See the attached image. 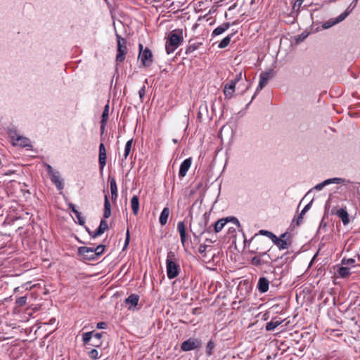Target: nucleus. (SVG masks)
I'll list each match as a JSON object with an SVG mask.
<instances>
[{
	"instance_id": "nucleus-3",
	"label": "nucleus",
	"mask_w": 360,
	"mask_h": 360,
	"mask_svg": "<svg viewBox=\"0 0 360 360\" xmlns=\"http://www.w3.org/2000/svg\"><path fill=\"white\" fill-rule=\"evenodd\" d=\"M116 38L117 42V53L116 56L117 62L122 63L125 59L127 53V40L122 38L120 34L116 33Z\"/></svg>"
},
{
	"instance_id": "nucleus-37",
	"label": "nucleus",
	"mask_w": 360,
	"mask_h": 360,
	"mask_svg": "<svg viewBox=\"0 0 360 360\" xmlns=\"http://www.w3.org/2000/svg\"><path fill=\"white\" fill-rule=\"evenodd\" d=\"M324 181H327L326 186L330 184H342L345 181L343 179L341 178H332L325 180Z\"/></svg>"
},
{
	"instance_id": "nucleus-39",
	"label": "nucleus",
	"mask_w": 360,
	"mask_h": 360,
	"mask_svg": "<svg viewBox=\"0 0 360 360\" xmlns=\"http://www.w3.org/2000/svg\"><path fill=\"white\" fill-rule=\"evenodd\" d=\"M259 233L269 237L270 239H271V240H273L274 238H276V236L272 232L269 231L260 230Z\"/></svg>"
},
{
	"instance_id": "nucleus-11",
	"label": "nucleus",
	"mask_w": 360,
	"mask_h": 360,
	"mask_svg": "<svg viewBox=\"0 0 360 360\" xmlns=\"http://www.w3.org/2000/svg\"><path fill=\"white\" fill-rule=\"evenodd\" d=\"M235 88H236L235 82H232L231 80L225 84L224 89V94L225 96V98L230 99L232 97L233 94L235 91Z\"/></svg>"
},
{
	"instance_id": "nucleus-42",
	"label": "nucleus",
	"mask_w": 360,
	"mask_h": 360,
	"mask_svg": "<svg viewBox=\"0 0 360 360\" xmlns=\"http://www.w3.org/2000/svg\"><path fill=\"white\" fill-rule=\"evenodd\" d=\"M304 0H296L293 4L292 8L294 11H298L302 6Z\"/></svg>"
},
{
	"instance_id": "nucleus-28",
	"label": "nucleus",
	"mask_w": 360,
	"mask_h": 360,
	"mask_svg": "<svg viewBox=\"0 0 360 360\" xmlns=\"http://www.w3.org/2000/svg\"><path fill=\"white\" fill-rule=\"evenodd\" d=\"M233 34H231L226 37H224L219 44L218 47L219 49H224L226 48L231 42V37H233Z\"/></svg>"
},
{
	"instance_id": "nucleus-57",
	"label": "nucleus",
	"mask_w": 360,
	"mask_h": 360,
	"mask_svg": "<svg viewBox=\"0 0 360 360\" xmlns=\"http://www.w3.org/2000/svg\"><path fill=\"white\" fill-rule=\"evenodd\" d=\"M312 203H313V200H311L307 205H306L302 210L304 212H307L311 208Z\"/></svg>"
},
{
	"instance_id": "nucleus-24",
	"label": "nucleus",
	"mask_w": 360,
	"mask_h": 360,
	"mask_svg": "<svg viewBox=\"0 0 360 360\" xmlns=\"http://www.w3.org/2000/svg\"><path fill=\"white\" fill-rule=\"evenodd\" d=\"M131 206L134 215H136L139 210V198L136 195H134L131 199Z\"/></svg>"
},
{
	"instance_id": "nucleus-53",
	"label": "nucleus",
	"mask_w": 360,
	"mask_h": 360,
	"mask_svg": "<svg viewBox=\"0 0 360 360\" xmlns=\"http://www.w3.org/2000/svg\"><path fill=\"white\" fill-rule=\"evenodd\" d=\"M207 248V245H205V244L200 245L199 249H198L199 252L200 254H203L206 251Z\"/></svg>"
},
{
	"instance_id": "nucleus-33",
	"label": "nucleus",
	"mask_w": 360,
	"mask_h": 360,
	"mask_svg": "<svg viewBox=\"0 0 360 360\" xmlns=\"http://www.w3.org/2000/svg\"><path fill=\"white\" fill-rule=\"evenodd\" d=\"M16 141H17L16 144H18L20 146H22V147L30 146V145L29 144L30 140L27 138L18 137L16 139Z\"/></svg>"
},
{
	"instance_id": "nucleus-10",
	"label": "nucleus",
	"mask_w": 360,
	"mask_h": 360,
	"mask_svg": "<svg viewBox=\"0 0 360 360\" xmlns=\"http://www.w3.org/2000/svg\"><path fill=\"white\" fill-rule=\"evenodd\" d=\"M192 163V158H188L183 161L180 165L179 176L180 178H183L186 175L187 172L191 167Z\"/></svg>"
},
{
	"instance_id": "nucleus-46",
	"label": "nucleus",
	"mask_w": 360,
	"mask_h": 360,
	"mask_svg": "<svg viewBox=\"0 0 360 360\" xmlns=\"http://www.w3.org/2000/svg\"><path fill=\"white\" fill-rule=\"evenodd\" d=\"M129 240H130V233H129V229H127V233H126V238H125L124 245L123 247V250H124L128 247Z\"/></svg>"
},
{
	"instance_id": "nucleus-60",
	"label": "nucleus",
	"mask_w": 360,
	"mask_h": 360,
	"mask_svg": "<svg viewBox=\"0 0 360 360\" xmlns=\"http://www.w3.org/2000/svg\"><path fill=\"white\" fill-rule=\"evenodd\" d=\"M354 8L352 7V8H349V7H348L345 11L344 12V13H347V16L350 13V12L352 11V10Z\"/></svg>"
},
{
	"instance_id": "nucleus-40",
	"label": "nucleus",
	"mask_w": 360,
	"mask_h": 360,
	"mask_svg": "<svg viewBox=\"0 0 360 360\" xmlns=\"http://www.w3.org/2000/svg\"><path fill=\"white\" fill-rule=\"evenodd\" d=\"M177 230L179 234L186 233V226L184 221H179L177 224Z\"/></svg>"
},
{
	"instance_id": "nucleus-27",
	"label": "nucleus",
	"mask_w": 360,
	"mask_h": 360,
	"mask_svg": "<svg viewBox=\"0 0 360 360\" xmlns=\"http://www.w3.org/2000/svg\"><path fill=\"white\" fill-rule=\"evenodd\" d=\"M202 45V43L201 42H198V43H193V44H190L186 49V52L185 53L186 55H189L191 53H192L193 51H195V50H197L199 46Z\"/></svg>"
},
{
	"instance_id": "nucleus-59",
	"label": "nucleus",
	"mask_w": 360,
	"mask_h": 360,
	"mask_svg": "<svg viewBox=\"0 0 360 360\" xmlns=\"http://www.w3.org/2000/svg\"><path fill=\"white\" fill-rule=\"evenodd\" d=\"M354 8L352 7V8H349V7H348L345 11L344 12V13H347V16L350 13V12L352 11V10Z\"/></svg>"
},
{
	"instance_id": "nucleus-47",
	"label": "nucleus",
	"mask_w": 360,
	"mask_h": 360,
	"mask_svg": "<svg viewBox=\"0 0 360 360\" xmlns=\"http://www.w3.org/2000/svg\"><path fill=\"white\" fill-rule=\"evenodd\" d=\"M139 98L141 102H143V98L146 95V86H143L139 91Z\"/></svg>"
},
{
	"instance_id": "nucleus-38",
	"label": "nucleus",
	"mask_w": 360,
	"mask_h": 360,
	"mask_svg": "<svg viewBox=\"0 0 360 360\" xmlns=\"http://www.w3.org/2000/svg\"><path fill=\"white\" fill-rule=\"evenodd\" d=\"M26 303H27V297L26 296L20 297L15 301V304L18 307H23L26 304Z\"/></svg>"
},
{
	"instance_id": "nucleus-29",
	"label": "nucleus",
	"mask_w": 360,
	"mask_h": 360,
	"mask_svg": "<svg viewBox=\"0 0 360 360\" xmlns=\"http://www.w3.org/2000/svg\"><path fill=\"white\" fill-rule=\"evenodd\" d=\"M94 334L93 331L84 333L82 335V340L84 342V344L85 345H89L92 342V335Z\"/></svg>"
},
{
	"instance_id": "nucleus-41",
	"label": "nucleus",
	"mask_w": 360,
	"mask_h": 360,
	"mask_svg": "<svg viewBox=\"0 0 360 360\" xmlns=\"http://www.w3.org/2000/svg\"><path fill=\"white\" fill-rule=\"evenodd\" d=\"M88 354L92 359H97L98 358V352L96 349H92L89 352Z\"/></svg>"
},
{
	"instance_id": "nucleus-61",
	"label": "nucleus",
	"mask_w": 360,
	"mask_h": 360,
	"mask_svg": "<svg viewBox=\"0 0 360 360\" xmlns=\"http://www.w3.org/2000/svg\"><path fill=\"white\" fill-rule=\"evenodd\" d=\"M258 234H255L250 240V243H252L253 241H256L257 239V237Z\"/></svg>"
},
{
	"instance_id": "nucleus-16",
	"label": "nucleus",
	"mask_w": 360,
	"mask_h": 360,
	"mask_svg": "<svg viewBox=\"0 0 360 360\" xmlns=\"http://www.w3.org/2000/svg\"><path fill=\"white\" fill-rule=\"evenodd\" d=\"M108 229V224L105 219L101 221L98 228L94 232L92 235L93 238H96L98 236L103 234L106 230Z\"/></svg>"
},
{
	"instance_id": "nucleus-15",
	"label": "nucleus",
	"mask_w": 360,
	"mask_h": 360,
	"mask_svg": "<svg viewBox=\"0 0 360 360\" xmlns=\"http://www.w3.org/2000/svg\"><path fill=\"white\" fill-rule=\"evenodd\" d=\"M203 217H204V219L202 220L198 224L199 229L197 231L193 232V235L194 237H197L198 236H202L205 232V226L207 225L208 219L206 217V214H205L203 215Z\"/></svg>"
},
{
	"instance_id": "nucleus-26",
	"label": "nucleus",
	"mask_w": 360,
	"mask_h": 360,
	"mask_svg": "<svg viewBox=\"0 0 360 360\" xmlns=\"http://www.w3.org/2000/svg\"><path fill=\"white\" fill-rule=\"evenodd\" d=\"M94 339L92 340V342L90 343V345L92 347H99L101 345V338H102L101 333H96L94 335Z\"/></svg>"
},
{
	"instance_id": "nucleus-64",
	"label": "nucleus",
	"mask_w": 360,
	"mask_h": 360,
	"mask_svg": "<svg viewBox=\"0 0 360 360\" xmlns=\"http://www.w3.org/2000/svg\"><path fill=\"white\" fill-rule=\"evenodd\" d=\"M259 242L262 244H266V243H268V241L266 240H261L259 239Z\"/></svg>"
},
{
	"instance_id": "nucleus-31",
	"label": "nucleus",
	"mask_w": 360,
	"mask_h": 360,
	"mask_svg": "<svg viewBox=\"0 0 360 360\" xmlns=\"http://www.w3.org/2000/svg\"><path fill=\"white\" fill-rule=\"evenodd\" d=\"M338 274L342 278H347L350 275L351 272L348 267L342 266L339 268Z\"/></svg>"
},
{
	"instance_id": "nucleus-13",
	"label": "nucleus",
	"mask_w": 360,
	"mask_h": 360,
	"mask_svg": "<svg viewBox=\"0 0 360 360\" xmlns=\"http://www.w3.org/2000/svg\"><path fill=\"white\" fill-rule=\"evenodd\" d=\"M283 322L281 318L275 317L271 321L266 324L265 329L266 331H274L276 327L280 326Z\"/></svg>"
},
{
	"instance_id": "nucleus-4",
	"label": "nucleus",
	"mask_w": 360,
	"mask_h": 360,
	"mask_svg": "<svg viewBox=\"0 0 360 360\" xmlns=\"http://www.w3.org/2000/svg\"><path fill=\"white\" fill-rule=\"evenodd\" d=\"M202 343L200 339L190 338L181 343V349L184 352H189L193 349H200L202 347Z\"/></svg>"
},
{
	"instance_id": "nucleus-32",
	"label": "nucleus",
	"mask_w": 360,
	"mask_h": 360,
	"mask_svg": "<svg viewBox=\"0 0 360 360\" xmlns=\"http://www.w3.org/2000/svg\"><path fill=\"white\" fill-rule=\"evenodd\" d=\"M132 142H133V139H130L129 140L126 144H125V146H124V159H127L130 151H131V146H132Z\"/></svg>"
},
{
	"instance_id": "nucleus-55",
	"label": "nucleus",
	"mask_w": 360,
	"mask_h": 360,
	"mask_svg": "<svg viewBox=\"0 0 360 360\" xmlns=\"http://www.w3.org/2000/svg\"><path fill=\"white\" fill-rule=\"evenodd\" d=\"M107 327V323L105 322H99L97 323L96 328L98 329H105Z\"/></svg>"
},
{
	"instance_id": "nucleus-6",
	"label": "nucleus",
	"mask_w": 360,
	"mask_h": 360,
	"mask_svg": "<svg viewBox=\"0 0 360 360\" xmlns=\"http://www.w3.org/2000/svg\"><path fill=\"white\" fill-rule=\"evenodd\" d=\"M274 75V70L270 69L268 71L262 72L259 75V82L257 87L256 92L252 98V101L257 92L261 91L267 84L268 81L271 79Z\"/></svg>"
},
{
	"instance_id": "nucleus-5",
	"label": "nucleus",
	"mask_w": 360,
	"mask_h": 360,
	"mask_svg": "<svg viewBox=\"0 0 360 360\" xmlns=\"http://www.w3.org/2000/svg\"><path fill=\"white\" fill-rule=\"evenodd\" d=\"M139 58L141 59L142 65L145 67L150 65L153 62V54L151 51L148 48L143 49V46L139 44Z\"/></svg>"
},
{
	"instance_id": "nucleus-9",
	"label": "nucleus",
	"mask_w": 360,
	"mask_h": 360,
	"mask_svg": "<svg viewBox=\"0 0 360 360\" xmlns=\"http://www.w3.org/2000/svg\"><path fill=\"white\" fill-rule=\"evenodd\" d=\"M98 163L100 170L103 171L106 165V150L103 143H101L99 145Z\"/></svg>"
},
{
	"instance_id": "nucleus-20",
	"label": "nucleus",
	"mask_w": 360,
	"mask_h": 360,
	"mask_svg": "<svg viewBox=\"0 0 360 360\" xmlns=\"http://www.w3.org/2000/svg\"><path fill=\"white\" fill-rule=\"evenodd\" d=\"M109 181L110 184V191L112 200H116L117 198V186L114 177L109 176Z\"/></svg>"
},
{
	"instance_id": "nucleus-63",
	"label": "nucleus",
	"mask_w": 360,
	"mask_h": 360,
	"mask_svg": "<svg viewBox=\"0 0 360 360\" xmlns=\"http://www.w3.org/2000/svg\"><path fill=\"white\" fill-rule=\"evenodd\" d=\"M287 236V233H283L281 235L280 238H283L284 239L285 238V236Z\"/></svg>"
},
{
	"instance_id": "nucleus-17",
	"label": "nucleus",
	"mask_w": 360,
	"mask_h": 360,
	"mask_svg": "<svg viewBox=\"0 0 360 360\" xmlns=\"http://www.w3.org/2000/svg\"><path fill=\"white\" fill-rule=\"evenodd\" d=\"M139 300V296L136 294H131L125 300V303L129 304V309H131L137 306Z\"/></svg>"
},
{
	"instance_id": "nucleus-21",
	"label": "nucleus",
	"mask_w": 360,
	"mask_h": 360,
	"mask_svg": "<svg viewBox=\"0 0 360 360\" xmlns=\"http://www.w3.org/2000/svg\"><path fill=\"white\" fill-rule=\"evenodd\" d=\"M169 214L170 210L169 207H166L162 210L159 219L160 223L162 226H164L167 224Z\"/></svg>"
},
{
	"instance_id": "nucleus-34",
	"label": "nucleus",
	"mask_w": 360,
	"mask_h": 360,
	"mask_svg": "<svg viewBox=\"0 0 360 360\" xmlns=\"http://www.w3.org/2000/svg\"><path fill=\"white\" fill-rule=\"evenodd\" d=\"M105 248V245H99L96 248H94V250L97 258L103 253Z\"/></svg>"
},
{
	"instance_id": "nucleus-49",
	"label": "nucleus",
	"mask_w": 360,
	"mask_h": 360,
	"mask_svg": "<svg viewBox=\"0 0 360 360\" xmlns=\"http://www.w3.org/2000/svg\"><path fill=\"white\" fill-rule=\"evenodd\" d=\"M335 24H336V22L333 21V22H326L323 24L322 25V27L323 29H328L330 28V27H332L333 25H334Z\"/></svg>"
},
{
	"instance_id": "nucleus-23",
	"label": "nucleus",
	"mask_w": 360,
	"mask_h": 360,
	"mask_svg": "<svg viewBox=\"0 0 360 360\" xmlns=\"http://www.w3.org/2000/svg\"><path fill=\"white\" fill-rule=\"evenodd\" d=\"M109 101H108V103L105 105L103 112L102 113L101 116V128H104L106 122L108 120V113H109Z\"/></svg>"
},
{
	"instance_id": "nucleus-22",
	"label": "nucleus",
	"mask_w": 360,
	"mask_h": 360,
	"mask_svg": "<svg viewBox=\"0 0 360 360\" xmlns=\"http://www.w3.org/2000/svg\"><path fill=\"white\" fill-rule=\"evenodd\" d=\"M111 214V206L108 195H105L103 217L108 219Z\"/></svg>"
},
{
	"instance_id": "nucleus-50",
	"label": "nucleus",
	"mask_w": 360,
	"mask_h": 360,
	"mask_svg": "<svg viewBox=\"0 0 360 360\" xmlns=\"http://www.w3.org/2000/svg\"><path fill=\"white\" fill-rule=\"evenodd\" d=\"M327 181H323L314 186V189L317 191H321L324 186H326Z\"/></svg>"
},
{
	"instance_id": "nucleus-8",
	"label": "nucleus",
	"mask_w": 360,
	"mask_h": 360,
	"mask_svg": "<svg viewBox=\"0 0 360 360\" xmlns=\"http://www.w3.org/2000/svg\"><path fill=\"white\" fill-rule=\"evenodd\" d=\"M228 221H232L238 227L240 226L239 221L236 217H230L226 218H222L216 221L213 225L214 232L219 233V231H221Z\"/></svg>"
},
{
	"instance_id": "nucleus-45",
	"label": "nucleus",
	"mask_w": 360,
	"mask_h": 360,
	"mask_svg": "<svg viewBox=\"0 0 360 360\" xmlns=\"http://www.w3.org/2000/svg\"><path fill=\"white\" fill-rule=\"evenodd\" d=\"M305 214H306L305 212H304L303 210L301 211V212L298 215L297 221H296L297 226H300L302 223L303 217Z\"/></svg>"
},
{
	"instance_id": "nucleus-52",
	"label": "nucleus",
	"mask_w": 360,
	"mask_h": 360,
	"mask_svg": "<svg viewBox=\"0 0 360 360\" xmlns=\"http://www.w3.org/2000/svg\"><path fill=\"white\" fill-rule=\"evenodd\" d=\"M179 235H180L181 242L182 245L184 246L185 245V243L188 240V237H187L186 233H181V234H179Z\"/></svg>"
},
{
	"instance_id": "nucleus-25",
	"label": "nucleus",
	"mask_w": 360,
	"mask_h": 360,
	"mask_svg": "<svg viewBox=\"0 0 360 360\" xmlns=\"http://www.w3.org/2000/svg\"><path fill=\"white\" fill-rule=\"evenodd\" d=\"M272 242L276 245H277L279 249H281V250H284V249H286L288 248V244H287V242L285 239H283V238H278L276 236V238H274V240H272Z\"/></svg>"
},
{
	"instance_id": "nucleus-14",
	"label": "nucleus",
	"mask_w": 360,
	"mask_h": 360,
	"mask_svg": "<svg viewBox=\"0 0 360 360\" xmlns=\"http://www.w3.org/2000/svg\"><path fill=\"white\" fill-rule=\"evenodd\" d=\"M269 281L265 277L259 278L257 283V289L261 293L266 292L269 290Z\"/></svg>"
},
{
	"instance_id": "nucleus-62",
	"label": "nucleus",
	"mask_w": 360,
	"mask_h": 360,
	"mask_svg": "<svg viewBox=\"0 0 360 360\" xmlns=\"http://www.w3.org/2000/svg\"><path fill=\"white\" fill-rule=\"evenodd\" d=\"M89 234L92 237L94 231H91L88 228L86 229Z\"/></svg>"
},
{
	"instance_id": "nucleus-54",
	"label": "nucleus",
	"mask_w": 360,
	"mask_h": 360,
	"mask_svg": "<svg viewBox=\"0 0 360 360\" xmlns=\"http://www.w3.org/2000/svg\"><path fill=\"white\" fill-rule=\"evenodd\" d=\"M242 78H243V73H242V72H239V73L236 75V77H235V79H232L231 81H232V82H235V84H236V83H237L238 81L241 80V79H242Z\"/></svg>"
},
{
	"instance_id": "nucleus-12",
	"label": "nucleus",
	"mask_w": 360,
	"mask_h": 360,
	"mask_svg": "<svg viewBox=\"0 0 360 360\" xmlns=\"http://www.w3.org/2000/svg\"><path fill=\"white\" fill-rule=\"evenodd\" d=\"M51 181L55 186H56L57 189L59 191H61L64 188V183L63 179L60 178L59 172H57L55 174H53L50 176Z\"/></svg>"
},
{
	"instance_id": "nucleus-48",
	"label": "nucleus",
	"mask_w": 360,
	"mask_h": 360,
	"mask_svg": "<svg viewBox=\"0 0 360 360\" xmlns=\"http://www.w3.org/2000/svg\"><path fill=\"white\" fill-rule=\"evenodd\" d=\"M45 167L46 168V171L48 172V174L50 175V176L53 174H55L58 171H55L53 167L49 165V164H45Z\"/></svg>"
},
{
	"instance_id": "nucleus-51",
	"label": "nucleus",
	"mask_w": 360,
	"mask_h": 360,
	"mask_svg": "<svg viewBox=\"0 0 360 360\" xmlns=\"http://www.w3.org/2000/svg\"><path fill=\"white\" fill-rule=\"evenodd\" d=\"M346 18H347V13H342L336 18L335 22H336V23L340 22L342 21L343 20H345Z\"/></svg>"
},
{
	"instance_id": "nucleus-7",
	"label": "nucleus",
	"mask_w": 360,
	"mask_h": 360,
	"mask_svg": "<svg viewBox=\"0 0 360 360\" xmlns=\"http://www.w3.org/2000/svg\"><path fill=\"white\" fill-rule=\"evenodd\" d=\"M78 255L83 260L94 261L97 259L94 248L82 246L78 248Z\"/></svg>"
},
{
	"instance_id": "nucleus-44",
	"label": "nucleus",
	"mask_w": 360,
	"mask_h": 360,
	"mask_svg": "<svg viewBox=\"0 0 360 360\" xmlns=\"http://www.w3.org/2000/svg\"><path fill=\"white\" fill-rule=\"evenodd\" d=\"M354 263H355V259L353 258H349V259L344 258L342 259V264L344 265H354Z\"/></svg>"
},
{
	"instance_id": "nucleus-58",
	"label": "nucleus",
	"mask_w": 360,
	"mask_h": 360,
	"mask_svg": "<svg viewBox=\"0 0 360 360\" xmlns=\"http://www.w3.org/2000/svg\"><path fill=\"white\" fill-rule=\"evenodd\" d=\"M212 227H213V225H211L209 227L205 228V232H208V233L212 232Z\"/></svg>"
},
{
	"instance_id": "nucleus-56",
	"label": "nucleus",
	"mask_w": 360,
	"mask_h": 360,
	"mask_svg": "<svg viewBox=\"0 0 360 360\" xmlns=\"http://www.w3.org/2000/svg\"><path fill=\"white\" fill-rule=\"evenodd\" d=\"M68 208L74 213L75 214L76 212H78V210L76 209L75 206L74 204L72 203H69L68 204Z\"/></svg>"
},
{
	"instance_id": "nucleus-2",
	"label": "nucleus",
	"mask_w": 360,
	"mask_h": 360,
	"mask_svg": "<svg viewBox=\"0 0 360 360\" xmlns=\"http://www.w3.org/2000/svg\"><path fill=\"white\" fill-rule=\"evenodd\" d=\"M167 275L169 279H173L178 276L180 272V266L174 252L167 253L166 259Z\"/></svg>"
},
{
	"instance_id": "nucleus-36",
	"label": "nucleus",
	"mask_w": 360,
	"mask_h": 360,
	"mask_svg": "<svg viewBox=\"0 0 360 360\" xmlns=\"http://www.w3.org/2000/svg\"><path fill=\"white\" fill-rule=\"evenodd\" d=\"M269 251L268 246L264 248H259L256 247L254 250H252L253 252L259 253L260 255H264L266 254V252Z\"/></svg>"
},
{
	"instance_id": "nucleus-35",
	"label": "nucleus",
	"mask_w": 360,
	"mask_h": 360,
	"mask_svg": "<svg viewBox=\"0 0 360 360\" xmlns=\"http://www.w3.org/2000/svg\"><path fill=\"white\" fill-rule=\"evenodd\" d=\"M251 263H252V264H253L255 266H259V265H261L262 264H269V263L267 262H264V261L262 260L259 257H254L251 259Z\"/></svg>"
},
{
	"instance_id": "nucleus-19",
	"label": "nucleus",
	"mask_w": 360,
	"mask_h": 360,
	"mask_svg": "<svg viewBox=\"0 0 360 360\" xmlns=\"http://www.w3.org/2000/svg\"><path fill=\"white\" fill-rule=\"evenodd\" d=\"M229 27H230L229 22H224L222 25L216 27L213 30L212 35L213 37L220 35V34H223L225 31H226L229 28Z\"/></svg>"
},
{
	"instance_id": "nucleus-43",
	"label": "nucleus",
	"mask_w": 360,
	"mask_h": 360,
	"mask_svg": "<svg viewBox=\"0 0 360 360\" xmlns=\"http://www.w3.org/2000/svg\"><path fill=\"white\" fill-rule=\"evenodd\" d=\"M75 214L78 220V224L80 225H84L85 223V220H84V218L82 216L81 212L78 211Z\"/></svg>"
},
{
	"instance_id": "nucleus-18",
	"label": "nucleus",
	"mask_w": 360,
	"mask_h": 360,
	"mask_svg": "<svg viewBox=\"0 0 360 360\" xmlns=\"http://www.w3.org/2000/svg\"><path fill=\"white\" fill-rule=\"evenodd\" d=\"M337 216L341 219L344 225H347L349 223V214L345 208H341L336 212Z\"/></svg>"
},
{
	"instance_id": "nucleus-1",
	"label": "nucleus",
	"mask_w": 360,
	"mask_h": 360,
	"mask_svg": "<svg viewBox=\"0 0 360 360\" xmlns=\"http://www.w3.org/2000/svg\"><path fill=\"white\" fill-rule=\"evenodd\" d=\"M183 30L176 29L169 32L165 44V50L167 54L173 53L183 42Z\"/></svg>"
},
{
	"instance_id": "nucleus-30",
	"label": "nucleus",
	"mask_w": 360,
	"mask_h": 360,
	"mask_svg": "<svg viewBox=\"0 0 360 360\" xmlns=\"http://www.w3.org/2000/svg\"><path fill=\"white\" fill-rule=\"evenodd\" d=\"M215 342L213 340H210L206 345V354L210 356L213 354V350L215 347Z\"/></svg>"
}]
</instances>
